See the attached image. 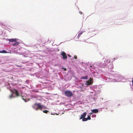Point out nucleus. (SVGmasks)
Segmentation results:
<instances>
[{"label":"nucleus","instance_id":"1","mask_svg":"<svg viewBox=\"0 0 133 133\" xmlns=\"http://www.w3.org/2000/svg\"><path fill=\"white\" fill-rule=\"evenodd\" d=\"M32 107L36 110H40L42 111L43 107V106L41 105L40 103H35L34 105H33Z\"/></svg>","mask_w":133,"mask_h":133},{"label":"nucleus","instance_id":"2","mask_svg":"<svg viewBox=\"0 0 133 133\" xmlns=\"http://www.w3.org/2000/svg\"><path fill=\"white\" fill-rule=\"evenodd\" d=\"M64 93L66 96L68 97H70L72 96V93L71 91L66 90L65 91Z\"/></svg>","mask_w":133,"mask_h":133},{"label":"nucleus","instance_id":"3","mask_svg":"<svg viewBox=\"0 0 133 133\" xmlns=\"http://www.w3.org/2000/svg\"><path fill=\"white\" fill-rule=\"evenodd\" d=\"M93 83V79L90 78L89 79V80L86 82L85 84L87 86L89 85L92 84Z\"/></svg>","mask_w":133,"mask_h":133},{"label":"nucleus","instance_id":"4","mask_svg":"<svg viewBox=\"0 0 133 133\" xmlns=\"http://www.w3.org/2000/svg\"><path fill=\"white\" fill-rule=\"evenodd\" d=\"M61 55L63 56V58L64 59H66L67 58L66 54L64 51H61Z\"/></svg>","mask_w":133,"mask_h":133},{"label":"nucleus","instance_id":"5","mask_svg":"<svg viewBox=\"0 0 133 133\" xmlns=\"http://www.w3.org/2000/svg\"><path fill=\"white\" fill-rule=\"evenodd\" d=\"M87 113L86 112H85L83 113L82 115H81V117L80 118V119L83 118L85 117L86 116Z\"/></svg>","mask_w":133,"mask_h":133},{"label":"nucleus","instance_id":"6","mask_svg":"<svg viewBox=\"0 0 133 133\" xmlns=\"http://www.w3.org/2000/svg\"><path fill=\"white\" fill-rule=\"evenodd\" d=\"M17 39L16 38L15 39H9V41L10 42H15L17 41Z\"/></svg>","mask_w":133,"mask_h":133},{"label":"nucleus","instance_id":"7","mask_svg":"<svg viewBox=\"0 0 133 133\" xmlns=\"http://www.w3.org/2000/svg\"><path fill=\"white\" fill-rule=\"evenodd\" d=\"M92 111L94 113H97L98 112V110L97 109H94L92 110Z\"/></svg>","mask_w":133,"mask_h":133},{"label":"nucleus","instance_id":"8","mask_svg":"<svg viewBox=\"0 0 133 133\" xmlns=\"http://www.w3.org/2000/svg\"><path fill=\"white\" fill-rule=\"evenodd\" d=\"M22 99L24 100L25 102H26V97L24 96H23L22 95L21 96Z\"/></svg>","mask_w":133,"mask_h":133},{"label":"nucleus","instance_id":"9","mask_svg":"<svg viewBox=\"0 0 133 133\" xmlns=\"http://www.w3.org/2000/svg\"><path fill=\"white\" fill-rule=\"evenodd\" d=\"M15 94H16L17 96V97L19 96V94L17 90H15Z\"/></svg>","mask_w":133,"mask_h":133},{"label":"nucleus","instance_id":"10","mask_svg":"<svg viewBox=\"0 0 133 133\" xmlns=\"http://www.w3.org/2000/svg\"><path fill=\"white\" fill-rule=\"evenodd\" d=\"M19 44V43L17 42H16L14 43L13 45L14 46H15V45H18Z\"/></svg>","mask_w":133,"mask_h":133},{"label":"nucleus","instance_id":"11","mask_svg":"<svg viewBox=\"0 0 133 133\" xmlns=\"http://www.w3.org/2000/svg\"><path fill=\"white\" fill-rule=\"evenodd\" d=\"M6 53L7 52L6 51L4 50H3L2 51H0V53Z\"/></svg>","mask_w":133,"mask_h":133},{"label":"nucleus","instance_id":"12","mask_svg":"<svg viewBox=\"0 0 133 133\" xmlns=\"http://www.w3.org/2000/svg\"><path fill=\"white\" fill-rule=\"evenodd\" d=\"M82 33L81 32H79L77 38H79L80 36L82 34Z\"/></svg>","mask_w":133,"mask_h":133},{"label":"nucleus","instance_id":"13","mask_svg":"<svg viewBox=\"0 0 133 133\" xmlns=\"http://www.w3.org/2000/svg\"><path fill=\"white\" fill-rule=\"evenodd\" d=\"M83 118V119H82V120L83 121H87L88 120L87 118H85L84 117V118Z\"/></svg>","mask_w":133,"mask_h":133},{"label":"nucleus","instance_id":"14","mask_svg":"<svg viewBox=\"0 0 133 133\" xmlns=\"http://www.w3.org/2000/svg\"><path fill=\"white\" fill-rule=\"evenodd\" d=\"M88 76H87L85 77H83L81 79H87L88 78Z\"/></svg>","mask_w":133,"mask_h":133},{"label":"nucleus","instance_id":"15","mask_svg":"<svg viewBox=\"0 0 133 133\" xmlns=\"http://www.w3.org/2000/svg\"><path fill=\"white\" fill-rule=\"evenodd\" d=\"M43 112L46 113V114L47 113L49 112L48 110H43Z\"/></svg>","mask_w":133,"mask_h":133},{"label":"nucleus","instance_id":"16","mask_svg":"<svg viewBox=\"0 0 133 133\" xmlns=\"http://www.w3.org/2000/svg\"><path fill=\"white\" fill-rule=\"evenodd\" d=\"M87 118L88 120H90L91 119V118L90 117V115H88V117Z\"/></svg>","mask_w":133,"mask_h":133},{"label":"nucleus","instance_id":"17","mask_svg":"<svg viewBox=\"0 0 133 133\" xmlns=\"http://www.w3.org/2000/svg\"><path fill=\"white\" fill-rule=\"evenodd\" d=\"M13 97V95H12V94H11V95L10 96V97H9V98H11L12 97Z\"/></svg>","mask_w":133,"mask_h":133},{"label":"nucleus","instance_id":"18","mask_svg":"<svg viewBox=\"0 0 133 133\" xmlns=\"http://www.w3.org/2000/svg\"><path fill=\"white\" fill-rule=\"evenodd\" d=\"M74 58L75 59H77V56H74Z\"/></svg>","mask_w":133,"mask_h":133},{"label":"nucleus","instance_id":"19","mask_svg":"<svg viewBox=\"0 0 133 133\" xmlns=\"http://www.w3.org/2000/svg\"><path fill=\"white\" fill-rule=\"evenodd\" d=\"M132 85L133 86V79L132 81Z\"/></svg>","mask_w":133,"mask_h":133},{"label":"nucleus","instance_id":"20","mask_svg":"<svg viewBox=\"0 0 133 133\" xmlns=\"http://www.w3.org/2000/svg\"><path fill=\"white\" fill-rule=\"evenodd\" d=\"M68 56L69 57H71V56L70 55H68Z\"/></svg>","mask_w":133,"mask_h":133},{"label":"nucleus","instance_id":"21","mask_svg":"<svg viewBox=\"0 0 133 133\" xmlns=\"http://www.w3.org/2000/svg\"><path fill=\"white\" fill-rule=\"evenodd\" d=\"M89 114H90V115L92 114V112H91V113H90Z\"/></svg>","mask_w":133,"mask_h":133},{"label":"nucleus","instance_id":"22","mask_svg":"<svg viewBox=\"0 0 133 133\" xmlns=\"http://www.w3.org/2000/svg\"><path fill=\"white\" fill-rule=\"evenodd\" d=\"M66 68H64V70L65 71H66Z\"/></svg>","mask_w":133,"mask_h":133},{"label":"nucleus","instance_id":"23","mask_svg":"<svg viewBox=\"0 0 133 133\" xmlns=\"http://www.w3.org/2000/svg\"><path fill=\"white\" fill-rule=\"evenodd\" d=\"M110 61H109V63H110Z\"/></svg>","mask_w":133,"mask_h":133}]
</instances>
